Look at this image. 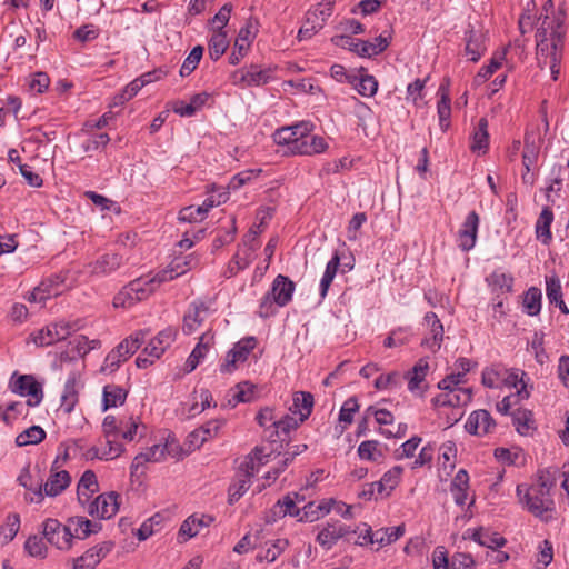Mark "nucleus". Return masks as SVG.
<instances>
[{
  "label": "nucleus",
  "instance_id": "obj_4",
  "mask_svg": "<svg viewBox=\"0 0 569 569\" xmlns=\"http://www.w3.org/2000/svg\"><path fill=\"white\" fill-rule=\"evenodd\" d=\"M147 332L137 331L122 340L114 349H112L106 357L101 366L102 372H114L122 362L127 361L143 343Z\"/></svg>",
  "mask_w": 569,
  "mask_h": 569
},
{
  "label": "nucleus",
  "instance_id": "obj_55",
  "mask_svg": "<svg viewBox=\"0 0 569 569\" xmlns=\"http://www.w3.org/2000/svg\"><path fill=\"white\" fill-rule=\"evenodd\" d=\"M439 91H441L442 93L441 99L439 100L437 106V111L440 127L445 131L449 127V118L451 114L450 98L448 93L445 91L443 86L440 87Z\"/></svg>",
  "mask_w": 569,
  "mask_h": 569
},
{
  "label": "nucleus",
  "instance_id": "obj_38",
  "mask_svg": "<svg viewBox=\"0 0 569 569\" xmlns=\"http://www.w3.org/2000/svg\"><path fill=\"white\" fill-rule=\"evenodd\" d=\"M256 250L257 244H251L249 249L239 250L228 264L227 277H232L246 269L253 261Z\"/></svg>",
  "mask_w": 569,
  "mask_h": 569
},
{
  "label": "nucleus",
  "instance_id": "obj_62",
  "mask_svg": "<svg viewBox=\"0 0 569 569\" xmlns=\"http://www.w3.org/2000/svg\"><path fill=\"white\" fill-rule=\"evenodd\" d=\"M546 295L550 303H557L562 299V288L556 274L546 276Z\"/></svg>",
  "mask_w": 569,
  "mask_h": 569
},
{
  "label": "nucleus",
  "instance_id": "obj_8",
  "mask_svg": "<svg viewBox=\"0 0 569 569\" xmlns=\"http://www.w3.org/2000/svg\"><path fill=\"white\" fill-rule=\"evenodd\" d=\"M313 131V124L309 121H301L292 126L282 127L273 133V141L278 146L287 147L288 152L296 153L303 133Z\"/></svg>",
  "mask_w": 569,
  "mask_h": 569
},
{
  "label": "nucleus",
  "instance_id": "obj_17",
  "mask_svg": "<svg viewBox=\"0 0 569 569\" xmlns=\"http://www.w3.org/2000/svg\"><path fill=\"white\" fill-rule=\"evenodd\" d=\"M479 222L480 218L476 211L468 213L458 233V241L461 250L469 251L475 247Z\"/></svg>",
  "mask_w": 569,
  "mask_h": 569
},
{
  "label": "nucleus",
  "instance_id": "obj_24",
  "mask_svg": "<svg viewBox=\"0 0 569 569\" xmlns=\"http://www.w3.org/2000/svg\"><path fill=\"white\" fill-rule=\"evenodd\" d=\"M163 282V278H161L158 271L153 276L137 278L130 281L129 284L133 289L134 295L138 296V299L142 301L150 297Z\"/></svg>",
  "mask_w": 569,
  "mask_h": 569
},
{
  "label": "nucleus",
  "instance_id": "obj_48",
  "mask_svg": "<svg viewBox=\"0 0 569 569\" xmlns=\"http://www.w3.org/2000/svg\"><path fill=\"white\" fill-rule=\"evenodd\" d=\"M44 438L46 431L39 426H32L17 436L16 443L18 447L37 445L41 442Z\"/></svg>",
  "mask_w": 569,
  "mask_h": 569
},
{
  "label": "nucleus",
  "instance_id": "obj_40",
  "mask_svg": "<svg viewBox=\"0 0 569 569\" xmlns=\"http://www.w3.org/2000/svg\"><path fill=\"white\" fill-rule=\"evenodd\" d=\"M553 221V212L549 207H545L536 223L537 238L543 243L548 244L551 241L550 226Z\"/></svg>",
  "mask_w": 569,
  "mask_h": 569
},
{
  "label": "nucleus",
  "instance_id": "obj_23",
  "mask_svg": "<svg viewBox=\"0 0 569 569\" xmlns=\"http://www.w3.org/2000/svg\"><path fill=\"white\" fill-rule=\"evenodd\" d=\"M214 345V336L212 332L207 331L204 332L200 339L190 356L188 357L186 361V372L193 371L198 365L201 362V360L206 357V355L209 352V350Z\"/></svg>",
  "mask_w": 569,
  "mask_h": 569
},
{
  "label": "nucleus",
  "instance_id": "obj_46",
  "mask_svg": "<svg viewBox=\"0 0 569 569\" xmlns=\"http://www.w3.org/2000/svg\"><path fill=\"white\" fill-rule=\"evenodd\" d=\"M226 420L224 419H213L208 421L203 427H201L199 430L193 431L190 433V442L194 445V437H201V442L207 441L209 438L217 437L220 432V430L224 427Z\"/></svg>",
  "mask_w": 569,
  "mask_h": 569
},
{
  "label": "nucleus",
  "instance_id": "obj_28",
  "mask_svg": "<svg viewBox=\"0 0 569 569\" xmlns=\"http://www.w3.org/2000/svg\"><path fill=\"white\" fill-rule=\"evenodd\" d=\"M405 533V526H396L388 528H380L376 531H368L369 542L377 545L379 548L391 545L397 541Z\"/></svg>",
  "mask_w": 569,
  "mask_h": 569
},
{
  "label": "nucleus",
  "instance_id": "obj_33",
  "mask_svg": "<svg viewBox=\"0 0 569 569\" xmlns=\"http://www.w3.org/2000/svg\"><path fill=\"white\" fill-rule=\"evenodd\" d=\"M213 521L211 516L207 515H192L188 517L179 529V536L184 537V540L197 536L202 528L208 527Z\"/></svg>",
  "mask_w": 569,
  "mask_h": 569
},
{
  "label": "nucleus",
  "instance_id": "obj_45",
  "mask_svg": "<svg viewBox=\"0 0 569 569\" xmlns=\"http://www.w3.org/2000/svg\"><path fill=\"white\" fill-rule=\"evenodd\" d=\"M123 452L121 443L117 442L116 437L106 438V443L94 449V456L102 460H112Z\"/></svg>",
  "mask_w": 569,
  "mask_h": 569
},
{
  "label": "nucleus",
  "instance_id": "obj_19",
  "mask_svg": "<svg viewBox=\"0 0 569 569\" xmlns=\"http://www.w3.org/2000/svg\"><path fill=\"white\" fill-rule=\"evenodd\" d=\"M122 264L123 259L118 253H104L90 262L87 268L92 276L107 277L118 270Z\"/></svg>",
  "mask_w": 569,
  "mask_h": 569
},
{
  "label": "nucleus",
  "instance_id": "obj_43",
  "mask_svg": "<svg viewBox=\"0 0 569 569\" xmlns=\"http://www.w3.org/2000/svg\"><path fill=\"white\" fill-rule=\"evenodd\" d=\"M541 290L537 287H530L523 295V311L531 317L539 315L541 310Z\"/></svg>",
  "mask_w": 569,
  "mask_h": 569
},
{
  "label": "nucleus",
  "instance_id": "obj_5",
  "mask_svg": "<svg viewBox=\"0 0 569 569\" xmlns=\"http://www.w3.org/2000/svg\"><path fill=\"white\" fill-rule=\"evenodd\" d=\"M177 338V329L168 327L161 330L146 346L143 351L137 357L136 365L138 368L146 369L158 360L163 352L174 342Z\"/></svg>",
  "mask_w": 569,
  "mask_h": 569
},
{
  "label": "nucleus",
  "instance_id": "obj_44",
  "mask_svg": "<svg viewBox=\"0 0 569 569\" xmlns=\"http://www.w3.org/2000/svg\"><path fill=\"white\" fill-rule=\"evenodd\" d=\"M127 391L117 385H107L103 388V410L122 405L126 401Z\"/></svg>",
  "mask_w": 569,
  "mask_h": 569
},
{
  "label": "nucleus",
  "instance_id": "obj_31",
  "mask_svg": "<svg viewBox=\"0 0 569 569\" xmlns=\"http://www.w3.org/2000/svg\"><path fill=\"white\" fill-rule=\"evenodd\" d=\"M269 457L262 449L256 448L240 465L241 477L250 480L261 466L269 462Z\"/></svg>",
  "mask_w": 569,
  "mask_h": 569
},
{
  "label": "nucleus",
  "instance_id": "obj_2",
  "mask_svg": "<svg viewBox=\"0 0 569 569\" xmlns=\"http://www.w3.org/2000/svg\"><path fill=\"white\" fill-rule=\"evenodd\" d=\"M552 483L546 477L545 471H539L538 481L532 486L518 485L517 496L520 502L535 516L541 517L551 509L552 500L549 490Z\"/></svg>",
  "mask_w": 569,
  "mask_h": 569
},
{
  "label": "nucleus",
  "instance_id": "obj_57",
  "mask_svg": "<svg viewBox=\"0 0 569 569\" xmlns=\"http://www.w3.org/2000/svg\"><path fill=\"white\" fill-rule=\"evenodd\" d=\"M355 89L362 97H373L378 91V81L371 74H363L359 78L358 82L355 83Z\"/></svg>",
  "mask_w": 569,
  "mask_h": 569
},
{
  "label": "nucleus",
  "instance_id": "obj_21",
  "mask_svg": "<svg viewBox=\"0 0 569 569\" xmlns=\"http://www.w3.org/2000/svg\"><path fill=\"white\" fill-rule=\"evenodd\" d=\"M197 264L198 259L193 254H188L173 259L171 263L166 269L160 270L159 273L161 278H163V281L168 282L187 273L189 270L196 268Z\"/></svg>",
  "mask_w": 569,
  "mask_h": 569
},
{
  "label": "nucleus",
  "instance_id": "obj_60",
  "mask_svg": "<svg viewBox=\"0 0 569 569\" xmlns=\"http://www.w3.org/2000/svg\"><path fill=\"white\" fill-rule=\"evenodd\" d=\"M256 37L252 31L251 24H247L239 30L238 37L234 42V49L240 51V56H244Z\"/></svg>",
  "mask_w": 569,
  "mask_h": 569
},
{
  "label": "nucleus",
  "instance_id": "obj_64",
  "mask_svg": "<svg viewBox=\"0 0 569 569\" xmlns=\"http://www.w3.org/2000/svg\"><path fill=\"white\" fill-rule=\"evenodd\" d=\"M530 349L535 353V358L539 363H543L547 359L545 351V333L541 330H536L532 335L531 341L529 342Z\"/></svg>",
  "mask_w": 569,
  "mask_h": 569
},
{
  "label": "nucleus",
  "instance_id": "obj_39",
  "mask_svg": "<svg viewBox=\"0 0 569 569\" xmlns=\"http://www.w3.org/2000/svg\"><path fill=\"white\" fill-rule=\"evenodd\" d=\"M512 423L521 436H528L536 429L533 415L528 409H516L512 413Z\"/></svg>",
  "mask_w": 569,
  "mask_h": 569
},
{
  "label": "nucleus",
  "instance_id": "obj_16",
  "mask_svg": "<svg viewBox=\"0 0 569 569\" xmlns=\"http://www.w3.org/2000/svg\"><path fill=\"white\" fill-rule=\"evenodd\" d=\"M465 428L471 435L483 437L493 432L496 422L489 411L479 409L469 415Z\"/></svg>",
  "mask_w": 569,
  "mask_h": 569
},
{
  "label": "nucleus",
  "instance_id": "obj_51",
  "mask_svg": "<svg viewBox=\"0 0 569 569\" xmlns=\"http://www.w3.org/2000/svg\"><path fill=\"white\" fill-rule=\"evenodd\" d=\"M358 456L362 460L378 461L383 457L380 443L377 440L362 441L358 447Z\"/></svg>",
  "mask_w": 569,
  "mask_h": 569
},
{
  "label": "nucleus",
  "instance_id": "obj_26",
  "mask_svg": "<svg viewBox=\"0 0 569 569\" xmlns=\"http://www.w3.org/2000/svg\"><path fill=\"white\" fill-rule=\"evenodd\" d=\"M208 315V307L203 302H193L183 317L182 330L191 335L204 321Z\"/></svg>",
  "mask_w": 569,
  "mask_h": 569
},
{
  "label": "nucleus",
  "instance_id": "obj_7",
  "mask_svg": "<svg viewBox=\"0 0 569 569\" xmlns=\"http://www.w3.org/2000/svg\"><path fill=\"white\" fill-rule=\"evenodd\" d=\"M9 388L17 395L29 397L26 402L28 407H36L43 399L42 386L31 375H18L14 372L10 378Z\"/></svg>",
  "mask_w": 569,
  "mask_h": 569
},
{
  "label": "nucleus",
  "instance_id": "obj_22",
  "mask_svg": "<svg viewBox=\"0 0 569 569\" xmlns=\"http://www.w3.org/2000/svg\"><path fill=\"white\" fill-rule=\"evenodd\" d=\"M71 483V477L66 470L51 468L47 481L43 483V491L47 497H57L63 492Z\"/></svg>",
  "mask_w": 569,
  "mask_h": 569
},
{
  "label": "nucleus",
  "instance_id": "obj_12",
  "mask_svg": "<svg viewBox=\"0 0 569 569\" xmlns=\"http://www.w3.org/2000/svg\"><path fill=\"white\" fill-rule=\"evenodd\" d=\"M66 276L54 274L43 280L38 287L30 292L28 300L31 302L43 303L47 299L61 295L67 288L64 284Z\"/></svg>",
  "mask_w": 569,
  "mask_h": 569
},
{
  "label": "nucleus",
  "instance_id": "obj_9",
  "mask_svg": "<svg viewBox=\"0 0 569 569\" xmlns=\"http://www.w3.org/2000/svg\"><path fill=\"white\" fill-rule=\"evenodd\" d=\"M86 511L99 519L112 518L119 509V495L114 491L101 493L93 500L90 498L86 506H82Z\"/></svg>",
  "mask_w": 569,
  "mask_h": 569
},
{
  "label": "nucleus",
  "instance_id": "obj_11",
  "mask_svg": "<svg viewBox=\"0 0 569 569\" xmlns=\"http://www.w3.org/2000/svg\"><path fill=\"white\" fill-rule=\"evenodd\" d=\"M47 541L60 550H69L72 546V533L68 523L62 525L57 519H47L42 531Z\"/></svg>",
  "mask_w": 569,
  "mask_h": 569
},
{
  "label": "nucleus",
  "instance_id": "obj_50",
  "mask_svg": "<svg viewBox=\"0 0 569 569\" xmlns=\"http://www.w3.org/2000/svg\"><path fill=\"white\" fill-rule=\"evenodd\" d=\"M288 546L289 541L287 539H277L264 551L259 552L256 560L258 562H273L288 548Z\"/></svg>",
  "mask_w": 569,
  "mask_h": 569
},
{
  "label": "nucleus",
  "instance_id": "obj_10",
  "mask_svg": "<svg viewBox=\"0 0 569 569\" xmlns=\"http://www.w3.org/2000/svg\"><path fill=\"white\" fill-rule=\"evenodd\" d=\"M355 532L349 526L339 520L328 521L319 527L316 541L325 550H330L340 539Z\"/></svg>",
  "mask_w": 569,
  "mask_h": 569
},
{
  "label": "nucleus",
  "instance_id": "obj_18",
  "mask_svg": "<svg viewBox=\"0 0 569 569\" xmlns=\"http://www.w3.org/2000/svg\"><path fill=\"white\" fill-rule=\"evenodd\" d=\"M432 399L435 407H461L471 401L472 392L468 388H450Z\"/></svg>",
  "mask_w": 569,
  "mask_h": 569
},
{
  "label": "nucleus",
  "instance_id": "obj_47",
  "mask_svg": "<svg viewBox=\"0 0 569 569\" xmlns=\"http://www.w3.org/2000/svg\"><path fill=\"white\" fill-rule=\"evenodd\" d=\"M487 281L493 291H500L501 293H508L512 290L513 278L501 271H493L488 278Z\"/></svg>",
  "mask_w": 569,
  "mask_h": 569
},
{
  "label": "nucleus",
  "instance_id": "obj_6",
  "mask_svg": "<svg viewBox=\"0 0 569 569\" xmlns=\"http://www.w3.org/2000/svg\"><path fill=\"white\" fill-rule=\"evenodd\" d=\"M180 452L179 442L173 437L168 436L163 443H156L134 457L131 463V473H136L147 462H160L168 457L178 458Z\"/></svg>",
  "mask_w": 569,
  "mask_h": 569
},
{
  "label": "nucleus",
  "instance_id": "obj_29",
  "mask_svg": "<svg viewBox=\"0 0 569 569\" xmlns=\"http://www.w3.org/2000/svg\"><path fill=\"white\" fill-rule=\"evenodd\" d=\"M527 377L526 372L520 369H505L502 371V381L512 388L517 389V397L520 400L528 399L530 397V391L528 390V383L525 380Z\"/></svg>",
  "mask_w": 569,
  "mask_h": 569
},
{
  "label": "nucleus",
  "instance_id": "obj_25",
  "mask_svg": "<svg viewBox=\"0 0 569 569\" xmlns=\"http://www.w3.org/2000/svg\"><path fill=\"white\" fill-rule=\"evenodd\" d=\"M471 538L480 546L498 549L506 545V539L497 532H491L482 527L478 529H468L463 538Z\"/></svg>",
  "mask_w": 569,
  "mask_h": 569
},
{
  "label": "nucleus",
  "instance_id": "obj_3",
  "mask_svg": "<svg viewBox=\"0 0 569 569\" xmlns=\"http://www.w3.org/2000/svg\"><path fill=\"white\" fill-rule=\"evenodd\" d=\"M296 284L288 277L278 274L272 281L270 290L262 297L258 315L261 318H269L277 312V307L287 306L295 292Z\"/></svg>",
  "mask_w": 569,
  "mask_h": 569
},
{
  "label": "nucleus",
  "instance_id": "obj_20",
  "mask_svg": "<svg viewBox=\"0 0 569 569\" xmlns=\"http://www.w3.org/2000/svg\"><path fill=\"white\" fill-rule=\"evenodd\" d=\"M428 371V360L425 358L419 359L418 362L413 366V368L407 373L408 389L410 392L416 393L420 397L423 396L427 388L426 377Z\"/></svg>",
  "mask_w": 569,
  "mask_h": 569
},
{
  "label": "nucleus",
  "instance_id": "obj_36",
  "mask_svg": "<svg viewBox=\"0 0 569 569\" xmlns=\"http://www.w3.org/2000/svg\"><path fill=\"white\" fill-rule=\"evenodd\" d=\"M312 408L313 396L310 392L297 391L293 393L290 411L298 415L300 421H305L311 415Z\"/></svg>",
  "mask_w": 569,
  "mask_h": 569
},
{
  "label": "nucleus",
  "instance_id": "obj_53",
  "mask_svg": "<svg viewBox=\"0 0 569 569\" xmlns=\"http://www.w3.org/2000/svg\"><path fill=\"white\" fill-rule=\"evenodd\" d=\"M537 59L541 68L549 66L552 80H558L560 74L562 52H551L550 54H537Z\"/></svg>",
  "mask_w": 569,
  "mask_h": 569
},
{
  "label": "nucleus",
  "instance_id": "obj_49",
  "mask_svg": "<svg viewBox=\"0 0 569 569\" xmlns=\"http://www.w3.org/2000/svg\"><path fill=\"white\" fill-rule=\"evenodd\" d=\"M229 46L226 31H213L209 42V54L212 60H218Z\"/></svg>",
  "mask_w": 569,
  "mask_h": 569
},
{
  "label": "nucleus",
  "instance_id": "obj_42",
  "mask_svg": "<svg viewBox=\"0 0 569 569\" xmlns=\"http://www.w3.org/2000/svg\"><path fill=\"white\" fill-rule=\"evenodd\" d=\"M340 266V256L338 252H335L331 259L328 261L326 266V270L320 280V297L325 298L328 293V290L338 272Z\"/></svg>",
  "mask_w": 569,
  "mask_h": 569
},
{
  "label": "nucleus",
  "instance_id": "obj_56",
  "mask_svg": "<svg viewBox=\"0 0 569 569\" xmlns=\"http://www.w3.org/2000/svg\"><path fill=\"white\" fill-rule=\"evenodd\" d=\"M141 300L134 295L133 289L128 283L124 286L113 298V306L116 308H130Z\"/></svg>",
  "mask_w": 569,
  "mask_h": 569
},
{
  "label": "nucleus",
  "instance_id": "obj_35",
  "mask_svg": "<svg viewBox=\"0 0 569 569\" xmlns=\"http://www.w3.org/2000/svg\"><path fill=\"white\" fill-rule=\"evenodd\" d=\"M254 398V386L249 382L238 383L234 388L230 389L227 393V403L224 407H236L238 403L250 402Z\"/></svg>",
  "mask_w": 569,
  "mask_h": 569
},
{
  "label": "nucleus",
  "instance_id": "obj_27",
  "mask_svg": "<svg viewBox=\"0 0 569 569\" xmlns=\"http://www.w3.org/2000/svg\"><path fill=\"white\" fill-rule=\"evenodd\" d=\"M312 131L303 133L302 139L298 147H296V153L300 156H315L325 152L328 149V143L320 136L311 134Z\"/></svg>",
  "mask_w": 569,
  "mask_h": 569
},
{
  "label": "nucleus",
  "instance_id": "obj_14",
  "mask_svg": "<svg viewBox=\"0 0 569 569\" xmlns=\"http://www.w3.org/2000/svg\"><path fill=\"white\" fill-rule=\"evenodd\" d=\"M486 34L481 28L469 24L465 32V54L472 62H477L486 52Z\"/></svg>",
  "mask_w": 569,
  "mask_h": 569
},
{
  "label": "nucleus",
  "instance_id": "obj_34",
  "mask_svg": "<svg viewBox=\"0 0 569 569\" xmlns=\"http://www.w3.org/2000/svg\"><path fill=\"white\" fill-rule=\"evenodd\" d=\"M68 527L72 533V540L86 539L91 533H94L101 529V525L92 522L84 517H73L68 520Z\"/></svg>",
  "mask_w": 569,
  "mask_h": 569
},
{
  "label": "nucleus",
  "instance_id": "obj_30",
  "mask_svg": "<svg viewBox=\"0 0 569 569\" xmlns=\"http://www.w3.org/2000/svg\"><path fill=\"white\" fill-rule=\"evenodd\" d=\"M391 40V31L385 30L382 33H380L378 37H376L372 41H363L361 40V43L359 48V56L363 58H371L375 56H378L382 51H385L388 46L390 44Z\"/></svg>",
  "mask_w": 569,
  "mask_h": 569
},
{
  "label": "nucleus",
  "instance_id": "obj_61",
  "mask_svg": "<svg viewBox=\"0 0 569 569\" xmlns=\"http://www.w3.org/2000/svg\"><path fill=\"white\" fill-rule=\"evenodd\" d=\"M31 339L37 346L40 347L50 346L59 341L57 337V330L52 327V325H48L47 327L31 335Z\"/></svg>",
  "mask_w": 569,
  "mask_h": 569
},
{
  "label": "nucleus",
  "instance_id": "obj_59",
  "mask_svg": "<svg viewBox=\"0 0 569 569\" xmlns=\"http://www.w3.org/2000/svg\"><path fill=\"white\" fill-rule=\"evenodd\" d=\"M203 54V48L201 46H196L188 57L184 59L181 68L180 76L188 77L191 72L197 68Z\"/></svg>",
  "mask_w": 569,
  "mask_h": 569
},
{
  "label": "nucleus",
  "instance_id": "obj_1",
  "mask_svg": "<svg viewBox=\"0 0 569 569\" xmlns=\"http://www.w3.org/2000/svg\"><path fill=\"white\" fill-rule=\"evenodd\" d=\"M566 34V16L561 10H553L549 0L537 19V54L563 52Z\"/></svg>",
  "mask_w": 569,
  "mask_h": 569
},
{
  "label": "nucleus",
  "instance_id": "obj_63",
  "mask_svg": "<svg viewBox=\"0 0 569 569\" xmlns=\"http://www.w3.org/2000/svg\"><path fill=\"white\" fill-rule=\"evenodd\" d=\"M503 60H505V52L496 53L491 58L490 63L488 66H483L479 70V72L476 77V80L481 81V82L487 81L493 74V72H496L502 66Z\"/></svg>",
  "mask_w": 569,
  "mask_h": 569
},
{
  "label": "nucleus",
  "instance_id": "obj_32",
  "mask_svg": "<svg viewBox=\"0 0 569 569\" xmlns=\"http://www.w3.org/2000/svg\"><path fill=\"white\" fill-rule=\"evenodd\" d=\"M98 490L99 483L96 473L92 470H86L81 476L77 487V496L80 505L86 506L92 495H94Z\"/></svg>",
  "mask_w": 569,
  "mask_h": 569
},
{
  "label": "nucleus",
  "instance_id": "obj_37",
  "mask_svg": "<svg viewBox=\"0 0 569 569\" xmlns=\"http://www.w3.org/2000/svg\"><path fill=\"white\" fill-rule=\"evenodd\" d=\"M402 471V467L395 466L385 472L381 479L377 481V493L381 497H389L400 482Z\"/></svg>",
  "mask_w": 569,
  "mask_h": 569
},
{
  "label": "nucleus",
  "instance_id": "obj_13",
  "mask_svg": "<svg viewBox=\"0 0 569 569\" xmlns=\"http://www.w3.org/2000/svg\"><path fill=\"white\" fill-rule=\"evenodd\" d=\"M425 338L421 345L430 351L436 352L440 349L443 340V326L436 313L427 312L423 317Z\"/></svg>",
  "mask_w": 569,
  "mask_h": 569
},
{
  "label": "nucleus",
  "instance_id": "obj_15",
  "mask_svg": "<svg viewBox=\"0 0 569 569\" xmlns=\"http://www.w3.org/2000/svg\"><path fill=\"white\" fill-rule=\"evenodd\" d=\"M81 376L79 372H71L64 383L60 398L59 411L69 415L73 411L79 401V390L81 389Z\"/></svg>",
  "mask_w": 569,
  "mask_h": 569
},
{
  "label": "nucleus",
  "instance_id": "obj_54",
  "mask_svg": "<svg viewBox=\"0 0 569 569\" xmlns=\"http://www.w3.org/2000/svg\"><path fill=\"white\" fill-rule=\"evenodd\" d=\"M256 338H243L233 346L231 349V356L236 357L237 360H240V362L243 363L248 359L249 353L256 348Z\"/></svg>",
  "mask_w": 569,
  "mask_h": 569
},
{
  "label": "nucleus",
  "instance_id": "obj_52",
  "mask_svg": "<svg viewBox=\"0 0 569 569\" xmlns=\"http://www.w3.org/2000/svg\"><path fill=\"white\" fill-rule=\"evenodd\" d=\"M323 28L317 12H308L305 24L298 32L299 40L310 39L315 33Z\"/></svg>",
  "mask_w": 569,
  "mask_h": 569
},
{
  "label": "nucleus",
  "instance_id": "obj_41",
  "mask_svg": "<svg viewBox=\"0 0 569 569\" xmlns=\"http://www.w3.org/2000/svg\"><path fill=\"white\" fill-rule=\"evenodd\" d=\"M489 146L488 120L481 118L472 136L471 150L485 153Z\"/></svg>",
  "mask_w": 569,
  "mask_h": 569
},
{
  "label": "nucleus",
  "instance_id": "obj_58",
  "mask_svg": "<svg viewBox=\"0 0 569 569\" xmlns=\"http://www.w3.org/2000/svg\"><path fill=\"white\" fill-rule=\"evenodd\" d=\"M109 141L110 138L107 133L91 134L81 143V149L86 153H92L104 149Z\"/></svg>",
  "mask_w": 569,
  "mask_h": 569
}]
</instances>
